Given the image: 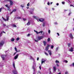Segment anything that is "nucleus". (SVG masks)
Instances as JSON below:
<instances>
[{
    "instance_id": "nucleus-1",
    "label": "nucleus",
    "mask_w": 74,
    "mask_h": 74,
    "mask_svg": "<svg viewBox=\"0 0 74 74\" xmlns=\"http://www.w3.org/2000/svg\"><path fill=\"white\" fill-rule=\"evenodd\" d=\"M13 66L14 69V70L13 71V73H14V74H17L18 73V72L16 71V68H15V63H13Z\"/></svg>"
},
{
    "instance_id": "nucleus-2",
    "label": "nucleus",
    "mask_w": 74,
    "mask_h": 74,
    "mask_svg": "<svg viewBox=\"0 0 74 74\" xmlns=\"http://www.w3.org/2000/svg\"><path fill=\"white\" fill-rule=\"evenodd\" d=\"M6 19L4 18L3 17H2L3 19L5 21H8L9 20V16L8 15L6 16Z\"/></svg>"
},
{
    "instance_id": "nucleus-3",
    "label": "nucleus",
    "mask_w": 74,
    "mask_h": 74,
    "mask_svg": "<svg viewBox=\"0 0 74 74\" xmlns=\"http://www.w3.org/2000/svg\"><path fill=\"white\" fill-rule=\"evenodd\" d=\"M49 46H50V45H47V46L45 48V50L46 51H47L49 49Z\"/></svg>"
},
{
    "instance_id": "nucleus-4",
    "label": "nucleus",
    "mask_w": 74,
    "mask_h": 74,
    "mask_svg": "<svg viewBox=\"0 0 74 74\" xmlns=\"http://www.w3.org/2000/svg\"><path fill=\"white\" fill-rule=\"evenodd\" d=\"M34 1H35V0H31L29 2V4H33L34 3Z\"/></svg>"
},
{
    "instance_id": "nucleus-5",
    "label": "nucleus",
    "mask_w": 74,
    "mask_h": 74,
    "mask_svg": "<svg viewBox=\"0 0 74 74\" xmlns=\"http://www.w3.org/2000/svg\"><path fill=\"white\" fill-rule=\"evenodd\" d=\"M42 38H42V37H38V40H35V41H36V42H38V41H39V40H41V39H42Z\"/></svg>"
},
{
    "instance_id": "nucleus-6",
    "label": "nucleus",
    "mask_w": 74,
    "mask_h": 74,
    "mask_svg": "<svg viewBox=\"0 0 74 74\" xmlns=\"http://www.w3.org/2000/svg\"><path fill=\"white\" fill-rule=\"evenodd\" d=\"M34 8H33L32 9L31 11H29V12L31 14H33V11H34Z\"/></svg>"
},
{
    "instance_id": "nucleus-7",
    "label": "nucleus",
    "mask_w": 74,
    "mask_h": 74,
    "mask_svg": "<svg viewBox=\"0 0 74 74\" xmlns=\"http://www.w3.org/2000/svg\"><path fill=\"white\" fill-rule=\"evenodd\" d=\"M4 45V42L2 41L0 42V47L3 46Z\"/></svg>"
},
{
    "instance_id": "nucleus-8",
    "label": "nucleus",
    "mask_w": 74,
    "mask_h": 74,
    "mask_svg": "<svg viewBox=\"0 0 74 74\" xmlns=\"http://www.w3.org/2000/svg\"><path fill=\"white\" fill-rule=\"evenodd\" d=\"M9 1L10 2V5H13V2H12V1L11 0H9Z\"/></svg>"
},
{
    "instance_id": "nucleus-9",
    "label": "nucleus",
    "mask_w": 74,
    "mask_h": 74,
    "mask_svg": "<svg viewBox=\"0 0 74 74\" xmlns=\"http://www.w3.org/2000/svg\"><path fill=\"white\" fill-rule=\"evenodd\" d=\"M34 65L32 66V69H33L34 70V71H35V66H36V64H34Z\"/></svg>"
},
{
    "instance_id": "nucleus-10",
    "label": "nucleus",
    "mask_w": 74,
    "mask_h": 74,
    "mask_svg": "<svg viewBox=\"0 0 74 74\" xmlns=\"http://www.w3.org/2000/svg\"><path fill=\"white\" fill-rule=\"evenodd\" d=\"M5 55H2L1 56V57L2 58L3 60L5 59Z\"/></svg>"
},
{
    "instance_id": "nucleus-11",
    "label": "nucleus",
    "mask_w": 74,
    "mask_h": 74,
    "mask_svg": "<svg viewBox=\"0 0 74 74\" xmlns=\"http://www.w3.org/2000/svg\"><path fill=\"white\" fill-rule=\"evenodd\" d=\"M69 51H70V52H73V47L69 49Z\"/></svg>"
},
{
    "instance_id": "nucleus-12",
    "label": "nucleus",
    "mask_w": 74,
    "mask_h": 74,
    "mask_svg": "<svg viewBox=\"0 0 74 74\" xmlns=\"http://www.w3.org/2000/svg\"><path fill=\"white\" fill-rule=\"evenodd\" d=\"M39 21L40 22H43V21H44V19L40 18L39 19Z\"/></svg>"
},
{
    "instance_id": "nucleus-13",
    "label": "nucleus",
    "mask_w": 74,
    "mask_h": 74,
    "mask_svg": "<svg viewBox=\"0 0 74 74\" xmlns=\"http://www.w3.org/2000/svg\"><path fill=\"white\" fill-rule=\"evenodd\" d=\"M43 42L44 46H45L46 45V44H47V42H46V41H43Z\"/></svg>"
},
{
    "instance_id": "nucleus-14",
    "label": "nucleus",
    "mask_w": 74,
    "mask_h": 74,
    "mask_svg": "<svg viewBox=\"0 0 74 74\" xmlns=\"http://www.w3.org/2000/svg\"><path fill=\"white\" fill-rule=\"evenodd\" d=\"M48 52L49 53L50 55H52V53L51 52V50H48Z\"/></svg>"
},
{
    "instance_id": "nucleus-15",
    "label": "nucleus",
    "mask_w": 74,
    "mask_h": 74,
    "mask_svg": "<svg viewBox=\"0 0 74 74\" xmlns=\"http://www.w3.org/2000/svg\"><path fill=\"white\" fill-rule=\"evenodd\" d=\"M19 56V55L18 54H17L16 56L14 57V59H16Z\"/></svg>"
},
{
    "instance_id": "nucleus-16",
    "label": "nucleus",
    "mask_w": 74,
    "mask_h": 74,
    "mask_svg": "<svg viewBox=\"0 0 74 74\" xmlns=\"http://www.w3.org/2000/svg\"><path fill=\"white\" fill-rule=\"evenodd\" d=\"M54 71H56V67L55 66H54L53 67Z\"/></svg>"
},
{
    "instance_id": "nucleus-17",
    "label": "nucleus",
    "mask_w": 74,
    "mask_h": 74,
    "mask_svg": "<svg viewBox=\"0 0 74 74\" xmlns=\"http://www.w3.org/2000/svg\"><path fill=\"white\" fill-rule=\"evenodd\" d=\"M12 27H16V25H15L14 24H12Z\"/></svg>"
},
{
    "instance_id": "nucleus-18",
    "label": "nucleus",
    "mask_w": 74,
    "mask_h": 74,
    "mask_svg": "<svg viewBox=\"0 0 74 74\" xmlns=\"http://www.w3.org/2000/svg\"><path fill=\"white\" fill-rule=\"evenodd\" d=\"M14 49L16 51V52H20V51L19 50L18 51H17V49L16 47H15Z\"/></svg>"
},
{
    "instance_id": "nucleus-19",
    "label": "nucleus",
    "mask_w": 74,
    "mask_h": 74,
    "mask_svg": "<svg viewBox=\"0 0 74 74\" xmlns=\"http://www.w3.org/2000/svg\"><path fill=\"white\" fill-rule=\"evenodd\" d=\"M47 24V22H44L43 23V27H44L45 26V25Z\"/></svg>"
},
{
    "instance_id": "nucleus-20",
    "label": "nucleus",
    "mask_w": 74,
    "mask_h": 74,
    "mask_svg": "<svg viewBox=\"0 0 74 74\" xmlns=\"http://www.w3.org/2000/svg\"><path fill=\"white\" fill-rule=\"evenodd\" d=\"M69 36L70 37H73V35H72V34H69Z\"/></svg>"
},
{
    "instance_id": "nucleus-21",
    "label": "nucleus",
    "mask_w": 74,
    "mask_h": 74,
    "mask_svg": "<svg viewBox=\"0 0 74 74\" xmlns=\"http://www.w3.org/2000/svg\"><path fill=\"white\" fill-rule=\"evenodd\" d=\"M2 36H3V32H1L0 33V37H1Z\"/></svg>"
},
{
    "instance_id": "nucleus-22",
    "label": "nucleus",
    "mask_w": 74,
    "mask_h": 74,
    "mask_svg": "<svg viewBox=\"0 0 74 74\" xmlns=\"http://www.w3.org/2000/svg\"><path fill=\"white\" fill-rule=\"evenodd\" d=\"M55 63H59V61L56 60L55 61Z\"/></svg>"
},
{
    "instance_id": "nucleus-23",
    "label": "nucleus",
    "mask_w": 74,
    "mask_h": 74,
    "mask_svg": "<svg viewBox=\"0 0 74 74\" xmlns=\"http://www.w3.org/2000/svg\"><path fill=\"white\" fill-rule=\"evenodd\" d=\"M14 41H15V39L14 38H12L11 39V41H12V42H14Z\"/></svg>"
},
{
    "instance_id": "nucleus-24",
    "label": "nucleus",
    "mask_w": 74,
    "mask_h": 74,
    "mask_svg": "<svg viewBox=\"0 0 74 74\" xmlns=\"http://www.w3.org/2000/svg\"><path fill=\"white\" fill-rule=\"evenodd\" d=\"M34 32H36V34H39V33H38V32L36 31V30H34Z\"/></svg>"
},
{
    "instance_id": "nucleus-25",
    "label": "nucleus",
    "mask_w": 74,
    "mask_h": 74,
    "mask_svg": "<svg viewBox=\"0 0 74 74\" xmlns=\"http://www.w3.org/2000/svg\"><path fill=\"white\" fill-rule=\"evenodd\" d=\"M27 25H30V22H28L27 24Z\"/></svg>"
},
{
    "instance_id": "nucleus-26",
    "label": "nucleus",
    "mask_w": 74,
    "mask_h": 74,
    "mask_svg": "<svg viewBox=\"0 0 74 74\" xmlns=\"http://www.w3.org/2000/svg\"><path fill=\"white\" fill-rule=\"evenodd\" d=\"M66 1L68 3H71V2L69 0H66Z\"/></svg>"
},
{
    "instance_id": "nucleus-27",
    "label": "nucleus",
    "mask_w": 74,
    "mask_h": 74,
    "mask_svg": "<svg viewBox=\"0 0 74 74\" xmlns=\"http://www.w3.org/2000/svg\"><path fill=\"white\" fill-rule=\"evenodd\" d=\"M43 32L42 31H41L39 32H38V33H39V34L40 33H41V34H42V33Z\"/></svg>"
},
{
    "instance_id": "nucleus-28",
    "label": "nucleus",
    "mask_w": 74,
    "mask_h": 74,
    "mask_svg": "<svg viewBox=\"0 0 74 74\" xmlns=\"http://www.w3.org/2000/svg\"><path fill=\"white\" fill-rule=\"evenodd\" d=\"M48 32L49 34H50V33H51V31L49 29L48 30Z\"/></svg>"
},
{
    "instance_id": "nucleus-29",
    "label": "nucleus",
    "mask_w": 74,
    "mask_h": 74,
    "mask_svg": "<svg viewBox=\"0 0 74 74\" xmlns=\"http://www.w3.org/2000/svg\"><path fill=\"white\" fill-rule=\"evenodd\" d=\"M16 11V9H15L13 10L12 12H15V11Z\"/></svg>"
},
{
    "instance_id": "nucleus-30",
    "label": "nucleus",
    "mask_w": 74,
    "mask_h": 74,
    "mask_svg": "<svg viewBox=\"0 0 74 74\" xmlns=\"http://www.w3.org/2000/svg\"><path fill=\"white\" fill-rule=\"evenodd\" d=\"M19 39H20L19 38H16V41H18L19 40Z\"/></svg>"
},
{
    "instance_id": "nucleus-31",
    "label": "nucleus",
    "mask_w": 74,
    "mask_h": 74,
    "mask_svg": "<svg viewBox=\"0 0 74 74\" xmlns=\"http://www.w3.org/2000/svg\"><path fill=\"white\" fill-rule=\"evenodd\" d=\"M50 39L49 38L47 39V41L48 42H49L50 41Z\"/></svg>"
},
{
    "instance_id": "nucleus-32",
    "label": "nucleus",
    "mask_w": 74,
    "mask_h": 74,
    "mask_svg": "<svg viewBox=\"0 0 74 74\" xmlns=\"http://www.w3.org/2000/svg\"><path fill=\"white\" fill-rule=\"evenodd\" d=\"M53 47H54L53 45H52L51 46V49H53Z\"/></svg>"
},
{
    "instance_id": "nucleus-33",
    "label": "nucleus",
    "mask_w": 74,
    "mask_h": 74,
    "mask_svg": "<svg viewBox=\"0 0 74 74\" xmlns=\"http://www.w3.org/2000/svg\"><path fill=\"white\" fill-rule=\"evenodd\" d=\"M5 7H7V8H9V7H8V5H5Z\"/></svg>"
},
{
    "instance_id": "nucleus-34",
    "label": "nucleus",
    "mask_w": 74,
    "mask_h": 74,
    "mask_svg": "<svg viewBox=\"0 0 74 74\" xmlns=\"http://www.w3.org/2000/svg\"><path fill=\"white\" fill-rule=\"evenodd\" d=\"M42 61H43L44 62H46V60L43 59H42Z\"/></svg>"
},
{
    "instance_id": "nucleus-35",
    "label": "nucleus",
    "mask_w": 74,
    "mask_h": 74,
    "mask_svg": "<svg viewBox=\"0 0 74 74\" xmlns=\"http://www.w3.org/2000/svg\"><path fill=\"white\" fill-rule=\"evenodd\" d=\"M64 62H65V63H68V61L66 60H65L64 61Z\"/></svg>"
},
{
    "instance_id": "nucleus-36",
    "label": "nucleus",
    "mask_w": 74,
    "mask_h": 74,
    "mask_svg": "<svg viewBox=\"0 0 74 74\" xmlns=\"http://www.w3.org/2000/svg\"><path fill=\"white\" fill-rule=\"evenodd\" d=\"M17 19H21V17H17Z\"/></svg>"
},
{
    "instance_id": "nucleus-37",
    "label": "nucleus",
    "mask_w": 74,
    "mask_h": 74,
    "mask_svg": "<svg viewBox=\"0 0 74 74\" xmlns=\"http://www.w3.org/2000/svg\"><path fill=\"white\" fill-rule=\"evenodd\" d=\"M21 7H22V8H23V7H25V5H21Z\"/></svg>"
},
{
    "instance_id": "nucleus-38",
    "label": "nucleus",
    "mask_w": 74,
    "mask_h": 74,
    "mask_svg": "<svg viewBox=\"0 0 74 74\" xmlns=\"http://www.w3.org/2000/svg\"><path fill=\"white\" fill-rule=\"evenodd\" d=\"M45 61H42V62H41L42 64V63H45Z\"/></svg>"
},
{
    "instance_id": "nucleus-39",
    "label": "nucleus",
    "mask_w": 74,
    "mask_h": 74,
    "mask_svg": "<svg viewBox=\"0 0 74 74\" xmlns=\"http://www.w3.org/2000/svg\"><path fill=\"white\" fill-rule=\"evenodd\" d=\"M68 46L69 47H70V43L68 44Z\"/></svg>"
},
{
    "instance_id": "nucleus-40",
    "label": "nucleus",
    "mask_w": 74,
    "mask_h": 74,
    "mask_svg": "<svg viewBox=\"0 0 74 74\" xmlns=\"http://www.w3.org/2000/svg\"><path fill=\"white\" fill-rule=\"evenodd\" d=\"M45 55H47V56H48V53H47L45 52Z\"/></svg>"
},
{
    "instance_id": "nucleus-41",
    "label": "nucleus",
    "mask_w": 74,
    "mask_h": 74,
    "mask_svg": "<svg viewBox=\"0 0 74 74\" xmlns=\"http://www.w3.org/2000/svg\"><path fill=\"white\" fill-rule=\"evenodd\" d=\"M38 74H41V72L40 71H38Z\"/></svg>"
},
{
    "instance_id": "nucleus-42",
    "label": "nucleus",
    "mask_w": 74,
    "mask_h": 74,
    "mask_svg": "<svg viewBox=\"0 0 74 74\" xmlns=\"http://www.w3.org/2000/svg\"><path fill=\"white\" fill-rule=\"evenodd\" d=\"M62 4H65V3L63 1L62 2Z\"/></svg>"
},
{
    "instance_id": "nucleus-43",
    "label": "nucleus",
    "mask_w": 74,
    "mask_h": 74,
    "mask_svg": "<svg viewBox=\"0 0 74 74\" xmlns=\"http://www.w3.org/2000/svg\"><path fill=\"white\" fill-rule=\"evenodd\" d=\"M30 34H28L27 35L28 37H30Z\"/></svg>"
},
{
    "instance_id": "nucleus-44",
    "label": "nucleus",
    "mask_w": 74,
    "mask_h": 74,
    "mask_svg": "<svg viewBox=\"0 0 74 74\" xmlns=\"http://www.w3.org/2000/svg\"><path fill=\"white\" fill-rule=\"evenodd\" d=\"M23 20L24 21H26V19L25 18H23Z\"/></svg>"
},
{
    "instance_id": "nucleus-45",
    "label": "nucleus",
    "mask_w": 74,
    "mask_h": 74,
    "mask_svg": "<svg viewBox=\"0 0 74 74\" xmlns=\"http://www.w3.org/2000/svg\"><path fill=\"white\" fill-rule=\"evenodd\" d=\"M29 4H29V3H28L27 4V7H29Z\"/></svg>"
},
{
    "instance_id": "nucleus-46",
    "label": "nucleus",
    "mask_w": 74,
    "mask_h": 74,
    "mask_svg": "<svg viewBox=\"0 0 74 74\" xmlns=\"http://www.w3.org/2000/svg\"><path fill=\"white\" fill-rule=\"evenodd\" d=\"M33 18H35V19H36V16H33Z\"/></svg>"
},
{
    "instance_id": "nucleus-47",
    "label": "nucleus",
    "mask_w": 74,
    "mask_h": 74,
    "mask_svg": "<svg viewBox=\"0 0 74 74\" xmlns=\"http://www.w3.org/2000/svg\"><path fill=\"white\" fill-rule=\"evenodd\" d=\"M56 65L58 67H59V65L58 63L56 64Z\"/></svg>"
},
{
    "instance_id": "nucleus-48",
    "label": "nucleus",
    "mask_w": 74,
    "mask_h": 74,
    "mask_svg": "<svg viewBox=\"0 0 74 74\" xmlns=\"http://www.w3.org/2000/svg\"><path fill=\"white\" fill-rule=\"evenodd\" d=\"M71 12H70L69 13V14H68V15L69 16V15H71Z\"/></svg>"
},
{
    "instance_id": "nucleus-49",
    "label": "nucleus",
    "mask_w": 74,
    "mask_h": 74,
    "mask_svg": "<svg viewBox=\"0 0 74 74\" xmlns=\"http://www.w3.org/2000/svg\"><path fill=\"white\" fill-rule=\"evenodd\" d=\"M3 26H6V25L5 24H3Z\"/></svg>"
},
{
    "instance_id": "nucleus-50",
    "label": "nucleus",
    "mask_w": 74,
    "mask_h": 74,
    "mask_svg": "<svg viewBox=\"0 0 74 74\" xmlns=\"http://www.w3.org/2000/svg\"><path fill=\"white\" fill-rule=\"evenodd\" d=\"M49 4H50V3H49V2H48L47 3V5H49Z\"/></svg>"
},
{
    "instance_id": "nucleus-51",
    "label": "nucleus",
    "mask_w": 74,
    "mask_h": 74,
    "mask_svg": "<svg viewBox=\"0 0 74 74\" xmlns=\"http://www.w3.org/2000/svg\"><path fill=\"white\" fill-rule=\"evenodd\" d=\"M2 8H0V12H1V10H2Z\"/></svg>"
},
{
    "instance_id": "nucleus-52",
    "label": "nucleus",
    "mask_w": 74,
    "mask_h": 74,
    "mask_svg": "<svg viewBox=\"0 0 74 74\" xmlns=\"http://www.w3.org/2000/svg\"><path fill=\"white\" fill-rule=\"evenodd\" d=\"M55 25H57L58 23H57V22H56L55 23Z\"/></svg>"
},
{
    "instance_id": "nucleus-53",
    "label": "nucleus",
    "mask_w": 74,
    "mask_h": 74,
    "mask_svg": "<svg viewBox=\"0 0 74 74\" xmlns=\"http://www.w3.org/2000/svg\"><path fill=\"white\" fill-rule=\"evenodd\" d=\"M2 32V33H5V32H4V31H3Z\"/></svg>"
},
{
    "instance_id": "nucleus-54",
    "label": "nucleus",
    "mask_w": 74,
    "mask_h": 74,
    "mask_svg": "<svg viewBox=\"0 0 74 74\" xmlns=\"http://www.w3.org/2000/svg\"><path fill=\"white\" fill-rule=\"evenodd\" d=\"M39 69L40 70H41V66H39Z\"/></svg>"
},
{
    "instance_id": "nucleus-55",
    "label": "nucleus",
    "mask_w": 74,
    "mask_h": 74,
    "mask_svg": "<svg viewBox=\"0 0 74 74\" xmlns=\"http://www.w3.org/2000/svg\"><path fill=\"white\" fill-rule=\"evenodd\" d=\"M16 52H16H16L14 53V55H15V54H16Z\"/></svg>"
},
{
    "instance_id": "nucleus-56",
    "label": "nucleus",
    "mask_w": 74,
    "mask_h": 74,
    "mask_svg": "<svg viewBox=\"0 0 74 74\" xmlns=\"http://www.w3.org/2000/svg\"><path fill=\"white\" fill-rule=\"evenodd\" d=\"M30 58L31 59H33V57H32V56H30Z\"/></svg>"
},
{
    "instance_id": "nucleus-57",
    "label": "nucleus",
    "mask_w": 74,
    "mask_h": 74,
    "mask_svg": "<svg viewBox=\"0 0 74 74\" xmlns=\"http://www.w3.org/2000/svg\"><path fill=\"white\" fill-rule=\"evenodd\" d=\"M57 34L59 36L60 35H59V33H57Z\"/></svg>"
},
{
    "instance_id": "nucleus-58",
    "label": "nucleus",
    "mask_w": 74,
    "mask_h": 74,
    "mask_svg": "<svg viewBox=\"0 0 74 74\" xmlns=\"http://www.w3.org/2000/svg\"><path fill=\"white\" fill-rule=\"evenodd\" d=\"M70 6L71 7H73V5H71ZM73 7H74V6H73Z\"/></svg>"
},
{
    "instance_id": "nucleus-59",
    "label": "nucleus",
    "mask_w": 74,
    "mask_h": 74,
    "mask_svg": "<svg viewBox=\"0 0 74 74\" xmlns=\"http://www.w3.org/2000/svg\"><path fill=\"white\" fill-rule=\"evenodd\" d=\"M58 48H57L56 49V51H58Z\"/></svg>"
},
{
    "instance_id": "nucleus-60",
    "label": "nucleus",
    "mask_w": 74,
    "mask_h": 74,
    "mask_svg": "<svg viewBox=\"0 0 74 74\" xmlns=\"http://www.w3.org/2000/svg\"><path fill=\"white\" fill-rule=\"evenodd\" d=\"M39 60V57H38L37 58V60Z\"/></svg>"
},
{
    "instance_id": "nucleus-61",
    "label": "nucleus",
    "mask_w": 74,
    "mask_h": 74,
    "mask_svg": "<svg viewBox=\"0 0 74 74\" xmlns=\"http://www.w3.org/2000/svg\"><path fill=\"white\" fill-rule=\"evenodd\" d=\"M68 74V72H65V74Z\"/></svg>"
},
{
    "instance_id": "nucleus-62",
    "label": "nucleus",
    "mask_w": 74,
    "mask_h": 74,
    "mask_svg": "<svg viewBox=\"0 0 74 74\" xmlns=\"http://www.w3.org/2000/svg\"><path fill=\"white\" fill-rule=\"evenodd\" d=\"M56 5H59V3H57Z\"/></svg>"
},
{
    "instance_id": "nucleus-63",
    "label": "nucleus",
    "mask_w": 74,
    "mask_h": 74,
    "mask_svg": "<svg viewBox=\"0 0 74 74\" xmlns=\"http://www.w3.org/2000/svg\"><path fill=\"white\" fill-rule=\"evenodd\" d=\"M52 10H55V9L54 8H52Z\"/></svg>"
},
{
    "instance_id": "nucleus-64",
    "label": "nucleus",
    "mask_w": 74,
    "mask_h": 74,
    "mask_svg": "<svg viewBox=\"0 0 74 74\" xmlns=\"http://www.w3.org/2000/svg\"><path fill=\"white\" fill-rule=\"evenodd\" d=\"M72 64H73V66H74V62Z\"/></svg>"
}]
</instances>
